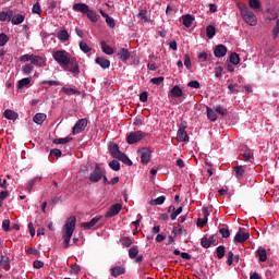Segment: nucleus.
<instances>
[{
    "label": "nucleus",
    "mask_w": 279,
    "mask_h": 279,
    "mask_svg": "<svg viewBox=\"0 0 279 279\" xmlns=\"http://www.w3.org/2000/svg\"><path fill=\"white\" fill-rule=\"evenodd\" d=\"M29 84H32V81L29 78H22L17 82V87L25 88V86H29Z\"/></svg>",
    "instance_id": "4c0bfd02"
},
{
    "label": "nucleus",
    "mask_w": 279,
    "mask_h": 279,
    "mask_svg": "<svg viewBox=\"0 0 279 279\" xmlns=\"http://www.w3.org/2000/svg\"><path fill=\"white\" fill-rule=\"evenodd\" d=\"M278 34H279V19L277 20L276 26L272 31L274 38H278Z\"/></svg>",
    "instance_id": "0e129e2a"
},
{
    "label": "nucleus",
    "mask_w": 279,
    "mask_h": 279,
    "mask_svg": "<svg viewBox=\"0 0 279 279\" xmlns=\"http://www.w3.org/2000/svg\"><path fill=\"white\" fill-rule=\"evenodd\" d=\"M31 64L34 66H46L47 65V59L41 56L33 54Z\"/></svg>",
    "instance_id": "f8f14e48"
},
{
    "label": "nucleus",
    "mask_w": 279,
    "mask_h": 279,
    "mask_svg": "<svg viewBox=\"0 0 279 279\" xmlns=\"http://www.w3.org/2000/svg\"><path fill=\"white\" fill-rule=\"evenodd\" d=\"M8 40H10V38H8V35L1 33L0 34V47H5V44L8 43Z\"/></svg>",
    "instance_id": "3c124183"
},
{
    "label": "nucleus",
    "mask_w": 279,
    "mask_h": 279,
    "mask_svg": "<svg viewBox=\"0 0 279 279\" xmlns=\"http://www.w3.org/2000/svg\"><path fill=\"white\" fill-rule=\"evenodd\" d=\"M25 22V15L17 13H12L11 23L12 25H21V23Z\"/></svg>",
    "instance_id": "a211bd4d"
},
{
    "label": "nucleus",
    "mask_w": 279,
    "mask_h": 279,
    "mask_svg": "<svg viewBox=\"0 0 279 279\" xmlns=\"http://www.w3.org/2000/svg\"><path fill=\"white\" fill-rule=\"evenodd\" d=\"M248 5L252 10H260V1L258 0H250Z\"/></svg>",
    "instance_id": "a19ab883"
},
{
    "label": "nucleus",
    "mask_w": 279,
    "mask_h": 279,
    "mask_svg": "<svg viewBox=\"0 0 279 279\" xmlns=\"http://www.w3.org/2000/svg\"><path fill=\"white\" fill-rule=\"evenodd\" d=\"M100 219H101V217L96 216L89 222H83L81 225V227L83 228V230H90L92 228H95V226H97V223H99Z\"/></svg>",
    "instance_id": "4468645a"
},
{
    "label": "nucleus",
    "mask_w": 279,
    "mask_h": 279,
    "mask_svg": "<svg viewBox=\"0 0 279 279\" xmlns=\"http://www.w3.org/2000/svg\"><path fill=\"white\" fill-rule=\"evenodd\" d=\"M202 211L205 218L198 219V226H206L208 223V208L203 207Z\"/></svg>",
    "instance_id": "7c9ffc66"
},
{
    "label": "nucleus",
    "mask_w": 279,
    "mask_h": 279,
    "mask_svg": "<svg viewBox=\"0 0 279 279\" xmlns=\"http://www.w3.org/2000/svg\"><path fill=\"white\" fill-rule=\"evenodd\" d=\"M106 23H107V25H109V27H111L112 29H113V27H116L114 19H112V17H110V16L106 19Z\"/></svg>",
    "instance_id": "338daca9"
},
{
    "label": "nucleus",
    "mask_w": 279,
    "mask_h": 279,
    "mask_svg": "<svg viewBox=\"0 0 279 279\" xmlns=\"http://www.w3.org/2000/svg\"><path fill=\"white\" fill-rule=\"evenodd\" d=\"M247 239H250V232L240 229L236 232L233 241H234V243H245V241H247Z\"/></svg>",
    "instance_id": "9d476101"
},
{
    "label": "nucleus",
    "mask_w": 279,
    "mask_h": 279,
    "mask_svg": "<svg viewBox=\"0 0 279 279\" xmlns=\"http://www.w3.org/2000/svg\"><path fill=\"white\" fill-rule=\"evenodd\" d=\"M207 119L213 122L217 121V112L209 107H207Z\"/></svg>",
    "instance_id": "f704fd0d"
},
{
    "label": "nucleus",
    "mask_w": 279,
    "mask_h": 279,
    "mask_svg": "<svg viewBox=\"0 0 279 279\" xmlns=\"http://www.w3.org/2000/svg\"><path fill=\"white\" fill-rule=\"evenodd\" d=\"M82 268H80V266L77 264H74L71 269L70 272L73 274L74 276H77V272L81 271Z\"/></svg>",
    "instance_id": "052dcab7"
},
{
    "label": "nucleus",
    "mask_w": 279,
    "mask_h": 279,
    "mask_svg": "<svg viewBox=\"0 0 279 279\" xmlns=\"http://www.w3.org/2000/svg\"><path fill=\"white\" fill-rule=\"evenodd\" d=\"M0 269L8 271L10 269V258L8 256H0Z\"/></svg>",
    "instance_id": "b1692460"
},
{
    "label": "nucleus",
    "mask_w": 279,
    "mask_h": 279,
    "mask_svg": "<svg viewBox=\"0 0 279 279\" xmlns=\"http://www.w3.org/2000/svg\"><path fill=\"white\" fill-rule=\"evenodd\" d=\"M78 47L83 53H90V51H93V48H90L86 41H80Z\"/></svg>",
    "instance_id": "2f4dec72"
},
{
    "label": "nucleus",
    "mask_w": 279,
    "mask_h": 279,
    "mask_svg": "<svg viewBox=\"0 0 279 279\" xmlns=\"http://www.w3.org/2000/svg\"><path fill=\"white\" fill-rule=\"evenodd\" d=\"M57 38L59 40H62V43H66V40H69V32L66 31H60L58 34H57Z\"/></svg>",
    "instance_id": "72a5a7b5"
},
{
    "label": "nucleus",
    "mask_w": 279,
    "mask_h": 279,
    "mask_svg": "<svg viewBox=\"0 0 279 279\" xmlns=\"http://www.w3.org/2000/svg\"><path fill=\"white\" fill-rule=\"evenodd\" d=\"M177 140L179 141V143H187L189 134L186 133V130H184V128L178 130Z\"/></svg>",
    "instance_id": "2eb2a0df"
},
{
    "label": "nucleus",
    "mask_w": 279,
    "mask_h": 279,
    "mask_svg": "<svg viewBox=\"0 0 279 279\" xmlns=\"http://www.w3.org/2000/svg\"><path fill=\"white\" fill-rule=\"evenodd\" d=\"M201 244H202V247H205L206 250L208 248V247H210V240H208V238H203L202 240H201Z\"/></svg>",
    "instance_id": "5fc2aeb1"
},
{
    "label": "nucleus",
    "mask_w": 279,
    "mask_h": 279,
    "mask_svg": "<svg viewBox=\"0 0 279 279\" xmlns=\"http://www.w3.org/2000/svg\"><path fill=\"white\" fill-rule=\"evenodd\" d=\"M217 258H223L226 256V246L220 245L216 248Z\"/></svg>",
    "instance_id": "e433bc0d"
},
{
    "label": "nucleus",
    "mask_w": 279,
    "mask_h": 279,
    "mask_svg": "<svg viewBox=\"0 0 279 279\" xmlns=\"http://www.w3.org/2000/svg\"><path fill=\"white\" fill-rule=\"evenodd\" d=\"M73 141V137H61L53 140V145H66V143H71Z\"/></svg>",
    "instance_id": "c756f323"
},
{
    "label": "nucleus",
    "mask_w": 279,
    "mask_h": 279,
    "mask_svg": "<svg viewBox=\"0 0 279 279\" xmlns=\"http://www.w3.org/2000/svg\"><path fill=\"white\" fill-rule=\"evenodd\" d=\"M121 208H123V205L117 203V204H113L110 209L106 213V216L107 219H110L117 215H119L121 213Z\"/></svg>",
    "instance_id": "9b49d317"
},
{
    "label": "nucleus",
    "mask_w": 279,
    "mask_h": 279,
    "mask_svg": "<svg viewBox=\"0 0 279 279\" xmlns=\"http://www.w3.org/2000/svg\"><path fill=\"white\" fill-rule=\"evenodd\" d=\"M122 245H124V247H130V245H132V240L130 238H123Z\"/></svg>",
    "instance_id": "69168bd1"
},
{
    "label": "nucleus",
    "mask_w": 279,
    "mask_h": 279,
    "mask_svg": "<svg viewBox=\"0 0 279 279\" xmlns=\"http://www.w3.org/2000/svg\"><path fill=\"white\" fill-rule=\"evenodd\" d=\"M12 14H14V10L9 9L7 11H1L0 12V21L1 23H10V21L12 22Z\"/></svg>",
    "instance_id": "ddd939ff"
},
{
    "label": "nucleus",
    "mask_w": 279,
    "mask_h": 279,
    "mask_svg": "<svg viewBox=\"0 0 279 279\" xmlns=\"http://www.w3.org/2000/svg\"><path fill=\"white\" fill-rule=\"evenodd\" d=\"M171 95L172 97L180 98L184 95V92H182V88H180V86L175 85L171 89Z\"/></svg>",
    "instance_id": "c85d7f7f"
},
{
    "label": "nucleus",
    "mask_w": 279,
    "mask_h": 279,
    "mask_svg": "<svg viewBox=\"0 0 279 279\" xmlns=\"http://www.w3.org/2000/svg\"><path fill=\"white\" fill-rule=\"evenodd\" d=\"M226 53H228V48L223 45H218L214 50L216 58H225Z\"/></svg>",
    "instance_id": "f3484780"
},
{
    "label": "nucleus",
    "mask_w": 279,
    "mask_h": 279,
    "mask_svg": "<svg viewBox=\"0 0 279 279\" xmlns=\"http://www.w3.org/2000/svg\"><path fill=\"white\" fill-rule=\"evenodd\" d=\"M34 71V65L32 64H25L22 69V73L24 75H29V73H32Z\"/></svg>",
    "instance_id": "79ce46f5"
},
{
    "label": "nucleus",
    "mask_w": 279,
    "mask_h": 279,
    "mask_svg": "<svg viewBox=\"0 0 279 279\" xmlns=\"http://www.w3.org/2000/svg\"><path fill=\"white\" fill-rule=\"evenodd\" d=\"M75 217H70L66 219L65 225L63 226L64 247H69L71 245V236H73V232H75Z\"/></svg>",
    "instance_id": "f257e3e1"
},
{
    "label": "nucleus",
    "mask_w": 279,
    "mask_h": 279,
    "mask_svg": "<svg viewBox=\"0 0 279 279\" xmlns=\"http://www.w3.org/2000/svg\"><path fill=\"white\" fill-rule=\"evenodd\" d=\"M182 215V207H179L178 209L174 208V210L171 214V219L172 221H175V219H178V216Z\"/></svg>",
    "instance_id": "de8ad7c7"
},
{
    "label": "nucleus",
    "mask_w": 279,
    "mask_h": 279,
    "mask_svg": "<svg viewBox=\"0 0 279 279\" xmlns=\"http://www.w3.org/2000/svg\"><path fill=\"white\" fill-rule=\"evenodd\" d=\"M109 153L113 158H117V160H121V162H123L128 167H132V160L130 159V157H128V155H125V153H122L119 149V145H117V143L109 144Z\"/></svg>",
    "instance_id": "f03ea898"
},
{
    "label": "nucleus",
    "mask_w": 279,
    "mask_h": 279,
    "mask_svg": "<svg viewBox=\"0 0 279 279\" xmlns=\"http://www.w3.org/2000/svg\"><path fill=\"white\" fill-rule=\"evenodd\" d=\"M33 267L34 269H43V267H45V263H43L41 260H35L33 262Z\"/></svg>",
    "instance_id": "bf43d9fd"
},
{
    "label": "nucleus",
    "mask_w": 279,
    "mask_h": 279,
    "mask_svg": "<svg viewBox=\"0 0 279 279\" xmlns=\"http://www.w3.org/2000/svg\"><path fill=\"white\" fill-rule=\"evenodd\" d=\"M129 256L130 258H136L138 256V247L133 246L129 250Z\"/></svg>",
    "instance_id": "49530a36"
},
{
    "label": "nucleus",
    "mask_w": 279,
    "mask_h": 279,
    "mask_svg": "<svg viewBox=\"0 0 279 279\" xmlns=\"http://www.w3.org/2000/svg\"><path fill=\"white\" fill-rule=\"evenodd\" d=\"M5 119H9V121H16L19 119V113L16 111H13L11 109H7L4 111Z\"/></svg>",
    "instance_id": "4be33fe9"
},
{
    "label": "nucleus",
    "mask_w": 279,
    "mask_h": 279,
    "mask_svg": "<svg viewBox=\"0 0 279 279\" xmlns=\"http://www.w3.org/2000/svg\"><path fill=\"white\" fill-rule=\"evenodd\" d=\"M62 93H64L65 95H78L80 92L75 88H69V87H62Z\"/></svg>",
    "instance_id": "58836bf2"
},
{
    "label": "nucleus",
    "mask_w": 279,
    "mask_h": 279,
    "mask_svg": "<svg viewBox=\"0 0 279 279\" xmlns=\"http://www.w3.org/2000/svg\"><path fill=\"white\" fill-rule=\"evenodd\" d=\"M96 64H99V66H101V69H110V60H108L104 57L96 58Z\"/></svg>",
    "instance_id": "6ab92c4d"
},
{
    "label": "nucleus",
    "mask_w": 279,
    "mask_h": 279,
    "mask_svg": "<svg viewBox=\"0 0 279 279\" xmlns=\"http://www.w3.org/2000/svg\"><path fill=\"white\" fill-rule=\"evenodd\" d=\"M110 272L113 278H118V276H123V274H125V268L121 266H116L110 269Z\"/></svg>",
    "instance_id": "aec40b11"
},
{
    "label": "nucleus",
    "mask_w": 279,
    "mask_h": 279,
    "mask_svg": "<svg viewBox=\"0 0 279 279\" xmlns=\"http://www.w3.org/2000/svg\"><path fill=\"white\" fill-rule=\"evenodd\" d=\"M235 175L238 180H241L243 178V174L245 173V169H243V166H238L235 169Z\"/></svg>",
    "instance_id": "ea45409f"
},
{
    "label": "nucleus",
    "mask_w": 279,
    "mask_h": 279,
    "mask_svg": "<svg viewBox=\"0 0 279 279\" xmlns=\"http://www.w3.org/2000/svg\"><path fill=\"white\" fill-rule=\"evenodd\" d=\"M138 19L145 21V23H149V19L147 17V10H141L138 13Z\"/></svg>",
    "instance_id": "09e8293b"
},
{
    "label": "nucleus",
    "mask_w": 279,
    "mask_h": 279,
    "mask_svg": "<svg viewBox=\"0 0 279 279\" xmlns=\"http://www.w3.org/2000/svg\"><path fill=\"white\" fill-rule=\"evenodd\" d=\"M32 12L33 14H40V12H43V9L40 8V2H36L33 5Z\"/></svg>",
    "instance_id": "8fccbe9b"
},
{
    "label": "nucleus",
    "mask_w": 279,
    "mask_h": 279,
    "mask_svg": "<svg viewBox=\"0 0 279 279\" xmlns=\"http://www.w3.org/2000/svg\"><path fill=\"white\" fill-rule=\"evenodd\" d=\"M85 14L87 15V19L92 21V23H97L99 21V15L97 14L96 11L88 9L87 13Z\"/></svg>",
    "instance_id": "a878e982"
},
{
    "label": "nucleus",
    "mask_w": 279,
    "mask_h": 279,
    "mask_svg": "<svg viewBox=\"0 0 279 279\" xmlns=\"http://www.w3.org/2000/svg\"><path fill=\"white\" fill-rule=\"evenodd\" d=\"M257 255H258V258L260 260V263H265V260H267V250L265 248H258L257 250Z\"/></svg>",
    "instance_id": "473e14b6"
},
{
    "label": "nucleus",
    "mask_w": 279,
    "mask_h": 279,
    "mask_svg": "<svg viewBox=\"0 0 279 279\" xmlns=\"http://www.w3.org/2000/svg\"><path fill=\"white\" fill-rule=\"evenodd\" d=\"M41 178L40 177H35L32 181L28 182V191H31V189H34V184L35 182H40Z\"/></svg>",
    "instance_id": "680f3d73"
},
{
    "label": "nucleus",
    "mask_w": 279,
    "mask_h": 279,
    "mask_svg": "<svg viewBox=\"0 0 279 279\" xmlns=\"http://www.w3.org/2000/svg\"><path fill=\"white\" fill-rule=\"evenodd\" d=\"M138 155H140L142 165H149V161L151 160V150L147 148H143L138 150Z\"/></svg>",
    "instance_id": "6e6552de"
},
{
    "label": "nucleus",
    "mask_w": 279,
    "mask_h": 279,
    "mask_svg": "<svg viewBox=\"0 0 279 279\" xmlns=\"http://www.w3.org/2000/svg\"><path fill=\"white\" fill-rule=\"evenodd\" d=\"M64 71H69L72 73V75H77L80 73V64H77V61L75 58H71L70 62L63 66Z\"/></svg>",
    "instance_id": "0eeeda50"
},
{
    "label": "nucleus",
    "mask_w": 279,
    "mask_h": 279,
    "mask_svg": "<svg viewBox=\"0 0 279 279\" xmlns=\"http://www.w3.org/2000/svg\"><path fill=\"white\" fill-rule=\"evenodd\" d=\"M130 51L125 48H121L120 52L118 53V58L122 61L125 62L126 60H130Z\"/></svg>",
    "instance_id": "5701e85b"
},
{
    "label": "nucleus",
    "mask_w": 279,
    "mask_h": 279,
    "mask_svg": "<svg viewBox=\"0 0 279 279\" xmlns=\"http://www.w3.org/2000/svg\"><path fill=\"white\" fill-rule=\"evenodd\" d=\"M161 204H165V196H159L151 201L153 206H161Z\"/></svg>",
    "instance_id": "a18cd8bd"
},
{
    "label": "nucleus",
    "mask_w": 279,
    "mask_h": 279,
    "mask_svg": "<svg viewBox=\"0 0 279 279\" xmlns=\"http://www.w3.org/2000/svg\"><path fill=\"white\" fill-rule=\"evenodd\" d=\"M86 125H88V120H86V118L76 121L72 131L73 136H75V134H82V132L86 130Z\"/></svg>",
    "instance_id": "423d86ee"
},
{
    "label": "nucleus",
    "mask_w": 279,
    "mask_h": 279,
    "mask_svg": "<svg viewBox=\"0 0 279 279\" xmlns=\"http://www.w3.org/2000/svg\"><path fill=\"white\" fill-rule=\"evenodd\" d=\"M184 27H191L193 25V21H195V17L191 14L183 15L182 17Z\"/></svg>",
    "instance_id": "393cba45"
},
{
    "label": "nucleus",
    "mask_w": 279,
    "mask_h": 279,
    "mask_svg": "<svg viewBox=\"0 0 279 279\" xmlns=\"http://www.w3.org/2000/svg\"><path fill=\"white\" fill-rule=\"evenodd\" d=\"M184 66L187 69V71H191V69H193V65L191 63V57L189 54H184Z\"/></svg>",
    "instance_id": "c03bdc74"
},
{
    "label": "nucleus",
    "mask_w": 279,
    "mask_h": 279,
    "mask_svg": "<svg viewBox=\"0 0 279 279\" xmlns=\"http://www.w3.org/2000/svg\"><path fill=\"white\" fill-rule=\"evenodd\" d=\"M217 34V28L214 25H208L206 27V36L209 39L215 38V35Z\"/></svg>",
    "instance_id": "bb28decb"
},
{
    "label": "nucleus",
    "mask_w": 279,
    "mask_h": 279,
    "mask_svg": "<svg viewBox=\"0 0 279 279\" xmlns=\"http://www.w3.org/2000/svg\"><path fill=\"white\" fill-rule=\"evenodd\" d=\"M241 16L244 22L247 23L251 27H256L258 25V19L256 17V14L250 10L247 7H240Z\"/></svg>",
    "instance_id": "20e7f679"
},
{
    "label": "nucleus",
    "mask_w": 279,
    "mask_h": 279,
    "mask_svg": "<svg viewBox=\"0 0 279 279\" xmlns=\"http://www.w3.org/2000/svg\"><path fill=\"white\" fill-rule=\"evenodd\" d=\"M147 134L143 131L131 132L126 138L129 145H136L140 141H143Z\"/></svg>",
    "instance_id": "39448f33"
},
{
    "label": "nucleus",
    "mask_w": 279,
    "mask_h": 279,
    "mask_svg": "<svg viewBox=\"0 0 279 279\" xmlns=\"http://www.w3.org/2000/svg\"><path fill=\"white\" fill-rule=\"evenodd\" d=\"M90 8L86 3H74L72 10L74 12H81L82 14H86Z\"/></svg>",
    "instance_id": "dca6fc26"
},
{
    "label": "nucleus",
    "mask_w": 279,
    "mask_h": 279,
    "mask_svg": "<svg viewBox=\"0 0 279 279\" xmlns=\"http://www.w3.org/2000/svg\"><path fill=\"white\" fill-rule=\"evenodd\" d=\"M34 57V54H24L22 57H20V62H32V58Z\"/></svg>",
    "instance_id": "13d9d810"
},
{
    "label": "nucleus",
    "mask_w": 279,
    "mask_h": 279,
    "mask_svg": "<svg viewBox=\"0 0 279 279\" xmlns=\"http://www.w3.org/2000/svg\"><path fill=\"white\" fill-rule=\"evenodd\" d=\"M50 156H54L56 158H60L62 156V150L54 148L50 150Z\"/></svg>",
    "instance_id": "6e6d98bb"
},
{
    "label": "nucleus",
    "mask_w": 279,
    "mask_h": 279,
    "mask_svg": "<svg viewBox=\"0 0 279 279\" xmlns=\"http://www.w3.org/2000/svg\"><path fill=\"white\" fill-rule=\"evenodd\" d=\"M2 230H4V232H10V220H3Z\"/></svg>",
    "instance_id": "e2e57ef3"
},
{
    "label": "nucleus",
    "mask_w": 279,
    "mask_h": 279,
    "mask_svg": "<svg viewBox=\"0 0 279 279\" xmlns=\"http://www.w3.org/2000/svg\"><path fill=\"white\" fill-rule=\"evenodd\" d=\"M219 232L223 239H228L230 236V230L228 228H221Z\"/></svg>",
    "instance_id": "864d4df0"
},
{
    "label": "nucleus",
    "mask_w": 279,
    "mask_h": 279,
    "mask_svg": "<svg viewBox=\"0 0 279 279\" xmlns=\"http://www.w3.org/2000/svg\"><path fill=\"white\" fill-rule=\"evenodd\" d=\"M187 86L190 88H199V83L197 81H191Z\"/></svg>",
    "instance_id": "774afa93"
},
{
    "label": "nucleus",
    "mask_w": 279,
    "mask_h": 279,
    "mask_svg": "<svg viewBox=\"0 0 279 279\" xmlns=\"http://www.w3.org/2000/svg\"><path fill=\"white\" fill-rule=\"evenodd\" d=\"M101 178H104V170L101 169V167H99V165H97L93 173L89 175V180L90 182L95 183V182H99Z\"/></svg>",
    "instance_id": "1a4fd4ad"
},
{
    "label": "nucleus",
    "mask_w": 279,
    "mask_h": 279,
    "mask_svg": "<svg viewBox=\"0 0 279 279\" xmlns=\"http://www.w3.org/2000/svg\"><path fill=\"white\" fill-rule=\"evenodd\" d=\"M109 167L113 171H119L121 169V163H119V161H117V160H112L109 162Z\"/></svg>",
    "instance_id": "37998d69"
},
{
    "label": "nucleus",
    "mask_w": 279,
    "mask_h": 279,
    "mask_svg": "<svg viewBox=\"0 0 279 279\" xmlns=\"http://www.w3.org/2000/svg\"><path fill=\"white\" fill-rule=\"evenodd\" d=\"M34 123H36L37 125H43V123H45V121H47V114L45 113H36L33 118Z\"/></svg>",
    "instance_id": "412c9836"
},
{
    "label": "nucleus",
    "mask_w": 279,
    "mask_h": 279,
    "mask_svg": "<svg viewBox=\"0 0 279 279\" xmlns=\"http://www.w3.org/2000/svg\"><path fill=\"white\" fill-rule=\"evenodd\" d=\"M101 50L106 53V56H112L114 53V49L107 45L106 41H101Z\"/></svg>",
    "instance_id": "cd10ccee"
},
{
    "label": "nucleus",
    "mask_w": 279,
    "mask_h": 279,
    "mask_svg": "<svg viewBox=\"0 0 279 279\" xmlns=\"http://www.w3.org/2000/svg\"><path fill=\"white\" fill-rule=\"evenodd\" d=\"M230 62H231V64H233L234 66H236V64H240L241 58L239 57V54H238L236 52L231 53V56H230Z\"/></svg>",
    "instance_id": "c9c22d12"
},
{
    "label": "nucleus",
    "mask_w": 279,
    "mask_h": 279,
    "mask_svg": "<svg viewBox=\"0 0 279 279\" xmlns=\"http://www.w3.org/2000/svg\"><path fill=\"white\" fill-rule=\"evenodd\" d=\"M151 84H155L156 86H160L162 82H165V77L159 76V77H154L150 80Z\"/></svg>",
    "instance_id": "603ef678"
},
{
    "label": "nucleus",
    "mask_w": 279,
    "mask_h": 279,
    "mask_svg": "<svg viewBox=\"0 0 279 279\" xmlns=\"http://www.w3.org/2000/svg\"><path fill=\"white\" fill-rule=\"evenodd\" d=\"M52 58L54 62L59 63L61 69H63V66H66V64L71 62L73 57H71V53H69L66 50H54L52 52Z\"/></svg>",
    "instance_id": "7ed1b4c3"
},
{
    "label": "nucleus",
    "mask_w": 279,
    "mask_h": 279,
    "mask_svg": "<svg viewBox=\"0 0 279 279\" xmlns=\"http://www.w3.org/2000/svg\"><path fill=\"white\" fill-rule=\"evenodd\" d=\"M227 256H228V258H227L228 265H233V263H234V253H232V251H230V252H228Z\"/></svg>",
    "instance_id": "4d7b16f0"
}]
</instances>
